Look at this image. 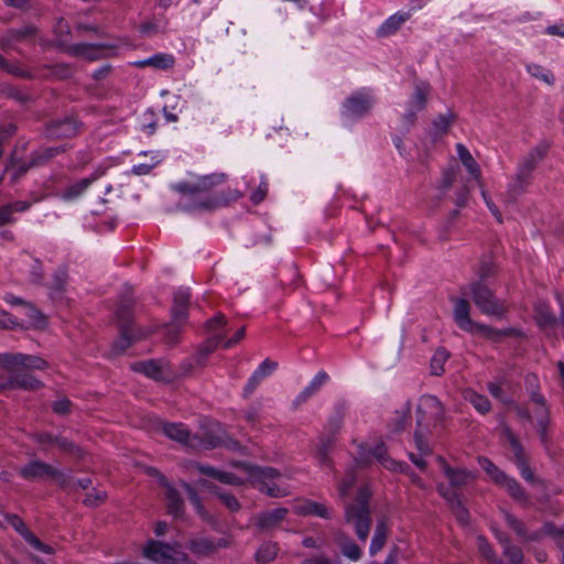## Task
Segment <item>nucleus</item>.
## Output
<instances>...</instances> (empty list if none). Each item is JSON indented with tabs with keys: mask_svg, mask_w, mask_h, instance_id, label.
Wrapping results in <instances>:
<instances>
[{
	"mask_svg": "<svg viewBox=\"0 0 564 564\" xmlns=\"http://www.w3.org/2000/svg\"><path fill=\"white\" fill-rule=\"evenodd\" d=\"M549 149L550 144L547 142H540L529 151V153L523 158L522 162L519 163V166L533 173L538 164L546 156Z\"/></svg>",
	"mask_w": 564,
	"mask_h": 564,
	"instance_id": "obj_20",
	"label": "nucleus"
},
{
	"mask_svg": "<svg viewBox=\"0 0 564 564\" xmlns=\"http://www.w3.org/2000/svg\"><path fill=\"white\" fill-rule=\"evenodd\" d=\"M55 445L64 453L70 455L77 460H84L86 456V452L76 443L64 437L62 435H57L55 438Z\"/></svg>",
	"mask_w": 564,
	"mask_h": 564,
	"instance_id": "obj_38",
	"label": "nucleus"
},
{
	"mask_svg": "<svg viewBox=\"0 0 564 564\" xmlns=\"http://www.w3.org/2000/svg\"><path fill=\"white\" fill-rule=\"evenodd\" d=\"M478 462L481 468L491 477L496 484H499L502 479H506L507 474L497 467L489 458L479 456Z\"/></svg>",
	"mask_w": 564,
	"mask_h": 564,
	"instance_id": "obj_47",
	"label": "nucleus"
},
{
	"mask_svg": "<svg viewBox=\"0 0 564 564\" xmlns=\"http://www.w3.org/2000/svg\"><path fill=\"white\" fill-rule=\"evenodd\" d=\"M496 274V264L491 260H481L478 270V279L476 281H482L487 283V280Z\"/></svg>",
	"mask_w": 564,
	"mask_h": 564,
	"instance_id": "obj_62",
	"label": "nucleus"
},
{
	"mask_svg": "<svg viewBox=\"0 0 564 564\" xmlns=\"http://www.w3.org/2000/svg\"><path fill=\"white\" fill-rule=\"evenodd\" d=\"M198 484L205 487L210 494L218 497L229 511L237 512L241 509L240 502L234 495L223 491L214 482L207 479H199Z\"/></svg>",
	"mask_w": 564,
	"mask_h": 564,
	"instance_id": "obj_19",
	"label": "nucleus"
},
{
	"mask_svg": "<svg viewBox=\"0 0 564 564\" xmlns=\"http://www.w3.org/2000/svg\"><path fill=\"white\" fill-rule=\"evenodd\" d=\"M163 433L171 440L180 443H187L189 438V431L182 423H163Z\"/></svg>",
	"mask_w": 564,
	"mask_h": 564,
	"instance_id": "obj_40",
	"label": "nucleus"
},
{
	"mask_svg": "<svg viewBox=\"0 0 564 564\" xmlns=\"http://www.w3.org/2000/svg\"><path fill=\"white\" fill-rule=\"evenodd\" d=\"M133 371L144 373L147 377L155 380L163 381V369L158 360L150 359L145 361H138L131 366Z\"/></svg>",
	"mask_w": 564,
	"mask_h": 564,
	"instance_id": "obj_28",
	"label": "nucleus"
},
{
	"mask_svg": "<svg viewBox=\"0 0 564 564\" xmlns=\"http://www.w3.org/2000/svg\"><path fill=\"white\" fill-rule=\"evenodd\" d=\"M415 99L414 109L409 110L404 115V128L406 130L415 123L416 111H420L423 108V89L421 87H416Z\"/></svg>",
	"mask_w": 564,
	"mask_h": 564,
	"instance_id": "obj_48",
	"label": "nucleus"
},
{
	"mask_svg": "<svg viewBox=\"0 0 564 564\" xmlns=\"http://www.w3.org/2000/svg\"><path fill=\"white\" fill-rule=\"evenodd\" d=\"M435 459L440 464L451 486L454 489H462L468 484L469 480L474 479V476L470 471L451 467L442 456H436Z\"/></svg>",
	"mask_w": 564,
	"mask_h": 564,
	"instance_id": "obj_15",
	"label": "nucleus"
},
{
	"mask_svg": "<svg viewBox=\"0 0 564 564\" xmlns=\"http://www.w3.org/2000/svg\"><path fill=\"white\" fill-rule=\"evenodd\" d=\"M134 301L130 296H122L116 310V323L118 327L142 328L133 323Z\"/></svg>",
	"mask_w": 564,
	"mask_h": 564,
	"instance_id": "obj_17",
	"label": "nucleus"
},
{
	"mask_svg": "<svg viewBox=\"0 0 564 564\" xmlns=\"http://www.w3.org/2000/svg\"><path fill=\"white\" fill-rule=\"evenodd\" d=\"M334 442H335L334 436H327V438L322 440V442L316 451V456L322 465H326V466L330 465L332 460L328 456V453H329V449Z\"/></svg>",
	"mask_w": 564,
	"mask_h": 564,
	"instance_id": "obj_54",
	"label": "nucleus"
},
{
	"mask_svg": "<svg viewBox=\"0 0 564 564\" xmlns=\"http://www.w3.org/2000/svg\"><path fill=\"white\" fill-rule=\"evenodd\" d=\"M505 520L508 527L513 530L523 541H540L543 538V527L534 532L529 533L523 521L519 520L511 513L505 514Z\"/></svg>",
	"mask_w": 564,
	"mask_h": 564,
	"instance_id": "obj_18",
	"label": "nucleus"
},
{
	"mask_svg": "<svg viewBox=\"0 0 564 564\" xmlns=\"http://www.w3.org/2000/svg\"><path fill=\"white\" fill-rule=\"evenodd\" d=\"M54 466L42 462L40 459H34L29 462L26 465L22 466L19 469V475L25 480H44L46 478H51Z\"/></svg>",
	"mask_w": 564,
	"mask_h": 564,
	"instance_id": "obj_12",
	"label": "nucleus"
},
{
	"mask_svg": "<svg viewBox=\"0 0 564 564\" xmlns=\"http://www.w3.org/2000/svg\"><path fill=\"white\" fill-rule=\"evenodd\" d=\"M456 148H457V154H458L462 163L468 170V172L470 173L473 178L478 182V185L482 186L481 171H480V167H479L478 163L476 162V160L473 158V155L470 154V152L468 151V149L465 145L458 143Z\"/></svg>",
	"mask_w": 564,
	"mask_h": 564,
	"instance_id": "obj_29",
	"label": "nucleus"
},
{
	"mask_svg": "<svg viewBox=\"0 0 564 564\" xmlns=\"http://www.w3.org/2000/svg\"><path fill=\"white\" fill-rule=\"evenodd\" d=\"M119 337L111 346L115 356L122 355L134 343L149 336L150 332L145 328H127L126 326L118 327Z\"/></svg>",
	"mask_w": 564,
	"mask_h": 564,
	"instance_id": "obj_9",
	"label": "nucleus"
},
{
	"mask_svg": "<svg viewBox=\"0 0 564 564\" xmlns=\"http://www.w3.org/2000/svg\"><path fill=\"white\" fill-rule=\"evenodd\" d=\"M20 367L26 371L32 369L41 370L47 367V362L41 357L22 354V362L20 364Z\"/></svg>",
	"mask_w": 564,
	"mask_h": 564,
	"instance_id": "obj_59",
	"label": "nucleus"
},
{
	"mask_svg": "<svg viewBox=\"0 0 564 564\" xmlns=\"http://www.w3.org/2000/svg\"><path fill=\"white\" fill-rule=\"evenodd\" d=\"M0 328L2 329H15V328H25L23 323L15 317H13L7 311H0Z\"/></svg>",
	"mask_w": 564,
	"mask_h": 564,
	"instance_id": "obj_63",
	"label": "nucleus"
},
{
	"mask_svg": "<svg viewBox=\"0 0 564 564\" xmlns=\"http://www.w3.org/2000/svg\"><path fill=\"white\" fill-rule=\"evenodd\" d=\"M54 34L56 35V39L51 43L52 46L67 53V48H69L73 44H70V28L68 23L61 18L55 28H54Z\"/></svg>",
	"mask_w": 564,
	"mask_h": 564,
	"instance_id": "obj_26",
	"label": "nucleus"
},
{
	"mask_svg": "<svg viewBox=\"0 0 564 564\" xmlns=\"http://www.w3.org/2000/svg\"><path fill=\"white\" fill-rule=\"evenodd\" d=\"M345 107L352 116L361 117L369 111L371 101L364 95L351 96L346 100Z\"/></svg>",
	"mask_w": 564,
	"mask_h": 564,
	"instance_id": "obj_35",
	"label": "nucleus"
},
{
	"mask_svg": "<svg viewBox=\"0 0 564 564\" xmlns=\"http://www.w3.org/2000/svg\"><path fill=\"white\" fill-rule=\"evenodd\" d=\"M117 45L115 44H89V43H78L73 44L69 48H67V54L75 57H84L85 59L93 62L101 58H106L112 56L113 54H105L102 51L111 50L115 51Z\"/></svg>",
	"mask_w": 564,
	"mask_h": 564,
	"instance_id": "obj_8",
	"label": "nucleus"
},
{
	"mask_svg": "<svg viewBox=\"0 0 564 564\" xmlns=\"http://www.w3.org/2000/svg\"><path fill=\"white\" fill-rule=\"evenodd\" d=\"M188 305L189 294L187 292L178 291L175 293L171 308L172 324L166 336L169 344H175L177 341L178 328L187 321Z\"/></svg>",
	"mask_w": 564,
	"mask_h": 564,
	"instance_id": "obj_7",
	"label": "nucleus"
},
{
	"mask_svg": "<svg viewBox=\"0 0 564 564\" xmlns=\"http://www.w3.org/2000/svg\"><path fill=\"white\" fill-rule=\"evenodd\" d=\"M410 17V13H401L390 17L377 30V35L379 37L393 35L400 29L401 24L408 21Z\"/></svg>",
	"mask_w": 564,
	"mask_h": 564,
	"instance_id": "obj_31",
	"label": "nucleus"
},
{
	"mask_svg": "<svg viewBox=\"0 0 564 564\" xmlns=\"http://www.w3.org/2000/svg\"><path fill=\"white\" fill-rule=\"evenodd\" d=\"M83 122L74 115L50 120L44 124V135L50 140L72 139L82 130Z\"/></svg>",
	"mask_w": 564,
	"mask_h": 564,
	"instance_id": "obj_6",
	"label": "nucleus"
},
{
	"mask_svg": "<svg viewBox=\"0 0 564 564\" xmlns=\"http://www.w3.org/2000/svg\"><path fill=\"white\" fill-rule=\"evenodd\" d=\"M503 555L508 557L511 564H521L523 561V552L522 550L512 544L506 542V547L503 549Z\"/></svg>",
	"mask_w": 564,
	"mask_h": 564,
	"instance_id": "obj_64",
	"label": "nucleus"
},
{
	"mask_svg": "<svg viewBox=\"0 0 564 564\" xmlns=\"http://www.w3.org/2000/svg\"><path fill=\"white\" fill-rule=\"evenodd\" d=\"M505 435H506L507 441H508V443L510 445V448H511V451L513 453V462H514V464L518 465V463L527 460V456H525L523 446L521 445L520 441L511 432L510 429H506L505 430Z\"/></svg>",
	"mask_w": 564,
	"mask_h": 564,
	"instance_id": "obj_46",
	"label": "nucleus"
},
{
	"mask_svg": "<svg viewBox=\"0 0 564 564\" xmlns=\"http://www.w3.org/2000/svg\"><path fill=\"white\" fill-rule=\"evenodd\" d=\"M356 482V473L351 467L346 470L344 479L338 485L339 497L344 499L348 496L349 490L354 487Z\"/></svg>",
	"mask_w": 564,
	"mask_h": 564,
	"instance_id": "obj_58",
	"label": "nucleus"
},
{
	"mask_svg": "<svg viewBox=\"0 0 564 564\" xmlns=\"http://www.w3.org/2000/svg\"><path fill=\"white\" fill-rule=\"evenodd\" d=\"M278 368V362L272 361L270 359H265L258 369L253 372V375L248 380V383L245 386L242 391L243 399L248 400L256 389L259 387L261 381L271 375Z\"/></svg>",
	"mask_w": 564,
	"mask_h": 564,
	"instance_id": "obj_14",
	"label": "nucleus"
},
{
	"mask_svg": "<svg viewBox=\"0 0 564 564\" xmlns=\"http://www.w3.org/2000/svg\"><path fill=\"white\" fill-rule=\"evenodd\" d=\"M455 115L448 110L446 113H441L432 120L430 134L433 142H437L447 134L451 124L455 121Z\"/></svg>",
	"mask_w": 564,
	"mask_h": 564,
	"instance_id": "obj_24",
	"label": "nucleus"
},
{
	"mask_svg": "<svg viewBox=\"0 0 564 564\" xmlns=\"http://www.w3.org/2000/svg\"><path fill=\"white\" fill-rule=\"evenodd\" d=\"M410 419V408L405 406L402 411H397L394 417L389 423L392 433H399L405 429Z\"/></svg>",
	"mask_w": 564,
	"mask_h": 564,
	"instance_id": "obj_50",
	"label": "nucleus"
},
{
	"mask_svg": "<svg viewBox=\"0 0 564 564\" xmlns=\"http://www.w3.org/2000/svg\"><path fill=\"white\" fill-rule=\"evenodd\" d=\"M73 408L74 404L67 397H61L52 403V411L61 416L68 415Z\"/></svg>",
	"mask_w": 564,
	"mask_h": 564,
	"instance_id": "obj_61",
	"label": "nucleus"
},
{
	"mask_svg": "<svg viewBox=\"0 0 564 564\" xmlns=\"http://www.w3.org/2000/svg\"><path fill=\"white\" fill-rule=\"evenodd\" d=\"M453 316L456 325L462 330L470 334H480L487 338L494 339L501 336H509L513 333L512 328L499 330L491 326L473 321L470 318V304L465 299H458L455 301Z\"/></svg>",
	"mask_w": 564,
	"mask_h": 564,
	"instance_id": "obj_3",
	"label": "nucleus"
},
{
	"mask_svg": "<svg viewBox=\"0 0 564 564\" xmlns=\"http://www.w3.org/2000/svg\"><path fill=\"white\" fill-rule=\"evenodd\" d=\"M387 532L388 528L383 520L378 521L375 530L373 538L370 544V554L375 555L378 553L386 544L387 541Z\"/></svg>",
	"mask_w": 564,
	"mask_h": 564,
	"instance_id": "obj_43",
	"label": "nucleus"
},
{
	"mask_svg": "<svg viewBox=\"0 0 564 564\" xmlns=\"http://www.w3.org/2000/svg\"><path fill=\"white\" fill-rule=\"evenodd\" d=\"M449 357L451 352L446 348L438 347L430 360V375L442 376L445 372V362L449 359Z\"/></svg>",
	"mask_w": 564,
	"mask_h": 564,
	"instance_id": "obj_37",
	"label": "nucleus"
},
{
	"mask_svg": "<svg viewBox=\"0 0 564 564\" xmlns=\"http://www.w3.org/2000/svg\"><path fill=\"white\" fill-rule=\"evenodd\" d=\"M225 339V334H215L209 336L198 350L197 362L200 364L202 359L207 358Z\"/></svg>",
	"mask_w": 564,
	"mask_h": 564,
	"instance_id": "obj_45",
	"label": "nucleus"
},
{
	"mask_svg": "<svg viewBox=\"0 0 564 564\" xmlns=\"http://www.w3.org/2000/svg\"><path fill=\"white\" fill-rule=\"evenodd\" d=\"M174 549L167 543L150 540L143 549V555L154 562L175 564L177 558L173 555Z\"/></svg>",
	"mask_w": 564,
	"mask_h": 564,
	"instance_id": "obj_10",
	"label": "nucleus"
},
{
	"mask_svg": "<svg viewBox=\"0 0 564 564\" xmlns=\"http://www.w3.org/2000/svg\"><path fill=\"white\" fill-rule=\"evenodd\" d=\"M295 513L303 517L317 516L323 519L332 518V514L325 505L313 500H305L301 505H297L295 507Z\"/></svg>",
	"mask_w": 564,
	"mask_h": 564,
	"instance_id": "obj_27",
	"label": "nucleus"
},
{
	"mask_svg": "<svg viewBox=\"0 0 564 564\" xmlns=\"http://www.w3.org/2000/svg\"><path fill=\"white\" fill-rule=\"evenodd\" d=\"M517 467L520 470V474H521L522 478L527 482L539 485V486H541L543 488L545 487L546 481L544 479L536 478L534 476L533 470L529 467L528 459L523 460L521 463H518Z\"/></svg>",
	"mask_w": 564,
	"mask_h": 564,
	"instance_id": "obj_55",
	"label": "nucleus"
},
{
	"mask_svg": "<svg viewBox=\"0 0 564 564\" xmlns=\"http://www.w3.org/2000/svg\"><path fill=\"white\" fill-rule=\"evenodd\" d=\"M469 291L475 305L489 316L502 317L507 312L505 301L496 297L495 292L482 281H473Z\"/></svg>",
	"mask_w": 564,
	"mask_h": 564,
	"instance_id": "obj_5",
	"label": "nucleus"
},
{
	"mask_svg": "<svg viewBox=\"0 0 564 564\" xmlns=\"http://www.w3.org/2000/svg\"><path fill=\"white\" fill-rule=\"evenodd\" d=\"M335 542L338 545L341 554L351 561H358L362 551L359 545L347 534L338 531L335 535Z\"/></svg>",
	"mask_w": 564,
	"mask_h": 564,
	"instance_id": "obj_22",
	"label": "nucleus"
},
{
	"mask_svg": "<svg viewBox=\"0 0 564 564\" xmlns=\"http://www.w3.org/2000/svg\"><path fill=\"white\" fill-rule=\"evenodd\" d=\"M469 402L481 414H487L491 410V403L489 399L484 394L471 392L469 397Z\"/></svg>",
	"mask_w": 564,
	"mask_h": 564,
	"instance_id": "obj_57",
	"label": "nucleus"
},
{
	"mask_svg": "<svg viewBox=\"0 0 564 564\" xmlns=\"http://www.w3.org/2000/svg\"><path fill=\"white\" fill-rule=\"evenodd\" d=\"M534 318L540 328H555L558 319L553 314L551 306L546 302H539L534 307Z\"/></svg>",
	"mask_w": 564,
	"mask_h": 564,
	"instance_id": "obj_25",
	"label": "nucleus"
},
{
	"mask_svg": "<svg viewBox=\"0 0 564 564\" xmlns=\"http://www.w3.org/2000/svg\"><path fill=\"white\" fill-rule=\"evenodd\" d=\"M25 310V316L26 321H22L21 323L24 324L25 328H29L30 326H37L43 327L46 324L44 314L39 311L32 303L28 302L24 306Z\"/></svg>",
	"mask_w": 564,
	"mask_h": 564,
	"instance_id": "obj_42",
	"label": "nucleus"
},
{
	"mask_svg": "<svg viewBox=\"0 0 564 564\" xmlns=\"http://www.w3.org/2000/svg\"><path fill=\"white\" fill-rule=\"evenodd\" d=\"M51 479H54L57 482V485L64 490H76L75 481L73 480V478L55 467L52 471Z\"/></svg>",
	"mask_w": 564,
	"mask_h": 564,
	"instance_id": "obj_56",
	"label": "nucleus"
},
{
	"mask_svg": "<svg viewBox=\"0 0 564 564\" xmlns=\"http://www.w3.org/2000/svg\"><path fill=\"white\" fill-rule=\"evenodd\" d=\"M286 508H276L271 511L262 512L257 518V525L261 530H271L276 528L286 517Z\"/></svg>",
	"mask_w": 564,
	"mask_h": 564,
	"instance_id": "obj_23",
	"label": "nucleus"
},
{
	"mask_svg": "<svg viewBox=\"0 0 564 564\" xmlns=\"http://www.w3.org/2000/svg\"><path fill=\"white\" fill-rule=\"evenodd\" d=\"M174 64V57L167 54H158L154 55L143 62H141L140 66H153L161 69H166L172 67Z\"/></svg>",
	"mask_w": 564,
	"mask_h": 564,
	"instance_id": "obj_51",
	"label": "nucleus"
},
{
	"mask_svg": "<svg viewBox=\"0 0 564 564\" xmlns=\"http://www.w3.org/2000/svg\"><path fill=\"white\" fill-rule=\"evenodd\" d=\"M425 408L430 409L431 420L434 421V426L443 427L445 421V410L441 401L434 395L425 394Z\"/></svg>",
	"mask_w": 564,
	"mask_h": 564,
	"instance_id": "obj_36",
	"label": "nucleus"
},
{
	"mask_svg": "<svg viewBox=\"0 0 564 564\" xmlns=\"http://www.w3.org/2000/svg\"><path fill=\"white\" fill-rule=\"evenodd\" d=\"M104 173H105L104 169H98L89 177L82 178V180L75 182L74 184H70L63 191L62 198H64L66 200H70V199H74V198L80 196L88 188V186L90 184H93V182H95Z\"/></svg>",
	"mask_w": 564,
	"mask_h": 564,
	"instance_id": "obj_21",
	"label": "nucleus"
},
{
	"mask_svg": "<svg viewBox=\"0 0 564 564\" xmlns=\"http://www.w3.org/2000/svg\"><path fill=\"white\" fill-rule=\"evenodd\" d=\"M527 70L533 77L543 80L544 83L552 85L555 80L554 75L551 70L544 69L541 65L529 64Z\"/></svg>",
	"mask_w": 564,
	"mask_h": 564,
	"instance_id": "obj_53",
	"label": "nucleus"
},
{
	"mask_svg": "<svg viewBox=\"0 0 564 564\" xmlns=\"http://www.w3.org/2000/svg\"><path fill=\"white\" fill-rule=\"evenodd\" d=\"M235 466L248 474L251 485L259 491L272 498H282L289 495L285 488L280 487L273 481L281 477L280 470L273 467H262L246 462H238Z\"/></svg>",
	"mask_w": 564,
	"mask_h": 564,
	"instance_id": "obj_2",
	"label": "nucleus"
},
{
	"mask_svg": "<svg viewBox=\"0 0 564 564\" xmlns=\"http://www.w3.org/2000/svg\"><path fill=\"white\" fill-rule=\"evenodd\" d=\"M372 492L368 485L358 488L354 501L345 503V520L355 527L359 540L366 541L372 524L370 499Z\"/></svg>",
	"mask_w": 564,
	"mask_h": 564,
	"instance_id": "obj_1",
	"label": "nucleus"
},
{
	"mask_svg": "<svg viewBox=\"0 0 564 564\" xmlns=\"http://www.w3.org/2000/svg\"><path fill=\"white\" fill-rule=\"evenodd\" d=\"M40 30L34 24H26L19 29H10V36L15 40L17 43L30 42L34 43Z\"/></svg>",
	"mask_w": 564,
	"mask_h": 564,
	"instance_id": "obj_41",
	"label": "nucleus"
},
{
	"mask_svg": "<svg viewBox=\"0 0 564 564\" xmlns=\"http://www.w3.org/2000/svg\"><path fill=\"white\" fill-rule=\"evenodd\" d=\"M9 386H11V389H22L26 391H36L44 387L42 381L21 368L11 370L9 375Z\"/></svg>",
	"mask_w": 564,
	"mask_h": 564,
	"instance_id": "obj_11",
	"label": "nucleus"
},
{
	"mask_svg": "<svg viewBox=\"0 0 564 564\" xmlns=\"http://www.w3.org/2000/svg\"><path fill=\"white\" fill-rule=\"evenodd\" d=\"M532 173L523 170L518 165L517 173L508 186L507 197L508 200L516 202L522 195L527 187L532 183Z\"/></svg>",
	"mask_w": 564,
	"mask_h": 564,
	"instance_id": "obj_16",
	"label": "nucleus"
},
{
	"mask_svg": "<svg viewBox=\"0 0 564 564\" xmlns=\"http://www.w3.org/2000/svg\"><path fill=\"white\" fill-rule=\"evenodd\" d=\"M328 375L326 371H319L315 378L312 380L308 387H306L296 398L295 406L306 402L312 395H314L321 387L328 380Z\"/></svg>",
	"mask_w": 564,
	"mask_h": 564,
	"instance_id": "obj_34",
	"label": "nucleus"
},
{
	"mask_svg": "<svg viewBox=\"0 0 564 564\" xmlns=\"http://www.w3.org/2000/svg\"><path fill=\"white\" fill-rule=\"evenodd\" d=\"M498 485L503 486L509 496L519 503L529 502V495L517 479L506 475V479H502Z\"/></svg>",
	"mask_w": 564,
	"mask_h": 564,
	"instance_id": "obj_30",
	"label": "nucleus"
},
{
	"mask_svg": "<svg viewBox=\"0 0 564 564\" xmlns=\"http://www.w3.org/2000/svg\"><path fill=\"white\" fill-rule=\"evenodd\" d=\"M187 549L197 557H209L215 554L214 541L206 538L191 539Z\"/></svg>",
	"mask_w": 564,
	"mask_h": 564,
	"instance_id": "obj_33",
	"label": "nucleus"
},
{
	"mask_svg": "<svg viewBox=\"0 0 564 564\" xmlns=\"http://www.w3.org/2000/svg\"><path fill=\"white\" fill-rule=\"evenodd\" d=\"M226 175L224 173L220 174H212L200 177L197 183L200 192H207L212 189L215 185L225 182Z\"/></svg>",
	"mask_w": 564,
	"mask_h": 564,
	"instance_id": "obj_60",
	"label": "nucleus"
},
{
	"mask_svg": "<svg viewBox=\"0 0 564 564\" xmlns=\"http://www.w3.org/2000/svg\"><path fill=\"white\" fill-rule=\"evenodd\" d=\"M161 486L165 488L167 513L174 518H183L185 512L184 500L178 490L167 481L165 476H161Z\"/></svg>",
	"mask_w": 564,
	"mask_h": 564,
	"instance_id": "obj_13",
	"label": "nucleus"
},
{
	"mask_svg": "<svg viewBox=\"0 0 564 564\" xmlns=\"http://www.w3.org/2000/svg\"><path fill=\"white\" fill-rule=\"evenodd\" d=\"M0 68L2 70L7 72L8 74H11L19 78H25V79L32 78V75L30 72L22 69L20 66L15 65V64H11L1 54H0Z\"/></svg>",
	"mask_w": 564,
	"mask_h": 564,
	"instance_id": "obj_52",
	"label": "nucleus"
},
{
	"mask_svg": "<svg viewBox=\"0 0 564 564\" xmlns=\"http://www.w3.org/2000/svg\"><path fill=\"white\" fill-rule=\"evenodd\" d=\"M278 551L279 546L276 543L265 542L260 545L254 558L260 564H267L276 557Z\"/></svg>",
	"mask_w": 564,
	"mask_h": 564,
	"instance_id": "obj_44",
	"label": "nucleus"
},
{
	"mask_svg": "<svg viewBox=\"0 0 564 564\" xmlns=\"http://www.w3.org/2000/svg\"><path fill=\"white\" fill-rule=\"evenodd\" d=\"M66 151L65 145L50 147L41 149L32 154L31 165H42L50 162L56 155Z\"/></svg>",
	"mask_w": 564,
	"mask_h": 564,
	"instance_id": "obj_39",
	"label": "nucleus"
},
{
	"mask_svg": "<svg viewBox=\"0 0 564 564\" xmlns=\"http://www.w3.org/2000/svg\"><path fill=\"white\" fill-rule=\"evenodd\" d=\"M375 457L384 468L389 470H400L401 473L409 475L414 484L421 487V478L411 470L409 465H402L395 462L387 455V447L383 443L378 444L373 448H367L360 445L356 464L359 466H367L371 463V458Z\"/></svg>",
	"mask_w": 564,
	"mask_h": 564,
	"instance_id": "obj_4",
	"label": "nucleus"
},
{
	"mask_svg": "<svg viewBox=\"0 0 564 564\" xmlns=\"http://www.w3.org/2000/svg\"><path fill=\"white\" fill-rule=\"evenodd\" d=\"M549 535L553 538L556 545L563 551L564 550V524L557 527L555 523L549 521L543 524V536Z\"/></svg>",
	"mask_w": 564,
	"mask_h": 564,
	"instance_id": "obj_49",
	"label": "nucleus"
},
{
	"mask_svg": "<svg viewBox=\"0 0 564 564\" xmlns=\"http://www.w3.org/2000/svg\"><path fill=\"white\" fill-rule=\"evenodd\" d=\"M445 498L447 499L452 512L454 513L457 521L462 524H467L469 521V512L463 505L460 496L455 490H452L445 495Z\"/></svg>",
	"mask_w": 564,
	"mask_h": 564,
	"instance_id": "obj_32",
	"label": "nucleus"
}]
</instances>
